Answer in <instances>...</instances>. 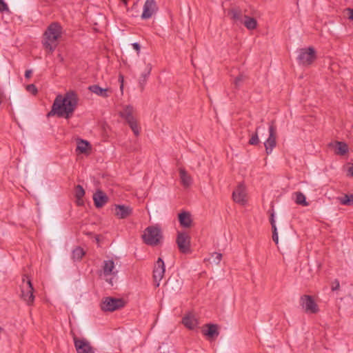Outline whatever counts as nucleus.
I'll use <instances>...</instances> for the list:
<instances>
[{
	"mask_svg": "<svg viewBox=\"0 0 353 353\" xmlns=\"http://www.w3.org/2000/svg\"><path fill=\"white\" fill-rule=\"evenodd\" d=\"M79 97L76 92L70 90L63 97L59 94L55 98L48 117L57 115L59 117L70 119L77 107Z\"/></svg>",
	"mask_w": 353,
	"mask_h": 353,
	"instance_id": "nucleus-1",
	"label": "nucleus"
},
{
	"mask_svg": "<svg viewBox=\"0 0 353 353\" xmlns=\"http://www.w3.org/2000/svg\"><path fill=\"white\" fill-rule=\"evenodd\" d=\"M62 27L57 22L52 23L43 34V45L50 52H52L57 46V40L61 37Z\"/></svg>",
	"mask_w": 353,
	"mask_h": 353,
	"instance_id": "nucleus-2",
	"label": "nucleus"
},
{
	"mask_svg": "<svg viewBox=\"0 0 353 353\" xmlns=\"http://www.w3.org/2000/svg\"><path fill=\"white\" fill-rule=\"evenodd\" d=\"M142 238L145 244L150 246H156L161 242L163 235L159 228L149 226L145 230Z\"/></svg>",
	"mask_w": 353,
	"mask_h": 353,
	"instance_id": "nucleus-3",
	"label": "nucleus"
},
{
	"mask_svg": "<svg viewBox=\"0 0 353 353\" xmlns=\"http://www.w3.org/2000/svg\"><path fill=\"white\" fill-rule=\"evenodd\" d=\"M20 288L21 298L27 303V305H32L34 301V296L33 294L34 288L30 279L28 277L23 278Z\"/></svg>",
	"mask_w": 353,
	"mask_h": 353,
	"instance_id": "nucleus-4",
	"label": "nucleus"
},
{
	"mask_svg": "<svg viewBox=\"0 0 353 353\" xmlns=\"http://www.w3.org/2000/svg\"><path fill=\"white\" fill-rule=\"evenodd\" d=\"M316 59V51L313 47L300 49L299 54L297 57L299 64L303 65H311Z\"/></svg>",
	"mask_w": 353,
	"mask_h": 353,
	"instance_id": "nucleus-5",
	"label": "nucleus"
},
{
	"mask_svg": "<svg viewBox=\"0 0 353 353\" xmlns=\"http://www.w3.org/2000/svg\"><path fill=\"white\" fill-rule=\"evenodd\" d=\"M124 305L123 299L108 296L105 298L101 302V308L105 312H113L122 308Z\"/></svg>",
	"mask_w": 353,
	"mask_h": 353,
	"instance_id": "nucleus-6",
	"label": "nucleus"
},
{
	"mask_svg": "<svg viewBox=\"0 0 353 353\" xmlns=\"http://www.w3.org/2000/svg\"><path fill=\"white\" fill-rule=\"evenodd\" d=\"M276 145V127L274 124V121L271 122L269 126V137L264 142V147L267 154H271L273 149Z\"/></svg>",
	"mask_w": 353,
	"mask_h": 353,
	"instance_id": "nucleus-7",
	"label": "nucleus"
},
{
	"mask_svg": "<svg viewBox=\"0 0 353 353\" xmlns=\"http://www.w3.org/2000/svg\"><path fill=\"white\" fill-rule=\"evenodd\" d=\"M74 345L77 353H95L94 348L85 339H79L73 336Z\"/></svg>",
	"mask_w": 353,
	"mask_h": 353,
	"instance_id": "nucleus-8",
	"label": "nucleus"
},
{
	"mask_svg": "<svg viewBox=\"0 0 353 353\" xmlns=\"http://www.w3.org/2000/svg\"><path fill=\"white\" fill-rule=\"evenodd\" d=\"M300 304L306 313L316 314L319 311L317 304L310 295H303L300 299Z\"/></svg>",
	"mask_w": 353,
	"mask_h": 353,
	"instance_id": "nucleus-9",
	"label": "nucleus"
},
{
	"mask_svg": "<svg viewBox=\"0 0 353 353\" xmlns=\"http://www.w3.org/2000/svg\"><path fill=\"white\" fill-rule=\"evenodd\" d=\"M176 241L181 252H189L190 246V238L187 233L178 232Z\"/></svg>",
	"mask_w": 353,
	"mask_h": 353,
	"instance_id": "nucleus-10",
	"label": "nucleus"
},
{
	"mask_svg": "<svg viewBox=\"0 0 353 353\" xmlns=\"http://www.w3.org/2000/svg\"><path fill=\"white\" fill-rule=\"evenodd\" d=\"M245 187L240 183L232 192V199L234 202L244 205L247 203Z\"/></svg>",
	"mask_w": 353,
	"mask_h": 353,
	"instance_id": "nucleus-11",
	"label": "nucleus"
},
{
	"mask_svg": "<svg viewBox=\"0 0 353 353\" xmlns=\"http://www.w3.org/2000/svg\"><path fill=\"white\" fill-rule=\"evenodd\" d=\"M165 270L164 261L161 258H159L154 264L153 270V278L154 281L157 282V287L159 285V281L163 279Z\"/></svg>",
	"mask_w": 353,
	"mask_h": 353,
	"instance_id": "nucleus-12",
	"label": "nucleus"
},
{
	"mask_svg": "<svg viewBox=\"0 0 353 353\" xmlns=\"http://www.w3.org/2000/svg\"><path fill=\"white\" fill-rule=\"evenodd\" d=\"M158 7L155 0H146L143 8V13L141 18L143 19H148L152 17L157 11Z\"/></svg>",
	"mask_w": 353,
	"mask_h": 353,
	"instance_id": "nucleus-13",
	"label": "nucleus"
},
{
	"mask_svg": "<svg viewBox=\"0 0 353 353\" xmlns=\"http://www.w3.org/2000/svg\"><path fill=\"white\" fill-rule=\"evenodd\" d=\"M201 332L208 340H214L219 335V326L216 324H205L202 327Z\"/></svg>",
	"mask_w": 353,
	"mask_h": 353,
	"instance_id": "nucleus-14",
	"label": "nucleus"
},
{
	"mask_svg": "<svg viewBox=\"0 0 353 353\" xmlns=\"http://www.w3.org/2000/svg\"><path fill=\"white\" fill-rule=\"evenodd\" d=\"M228 14L233 23L237 26L242 25L244 20V17L246 16L245 14H243L241 10L239 8H233L230 9L228 11Z\"/></svg>",
	"mask_w": 353,
	"mask_h": 353,
	"instance_id": "nucleus-15",
	"label": "nucleus"
},
{
	"mask_svg": "<svg viewBox=\"0 0 353 353\" xmlns=\"http://www.w3.org/2000/svg\"><path fill=\"white\" fill-rule=\"evenodd\" d=\"M114 214L118 219H126L132 212V209L130 206L125 205H114Z\"/></svg>",
	"mask_w": 353,
	"mask_h": 353,
	"instance_id": "nucleus-16",
	"label": "nucleus"
},
{
	"mask_svg": "<svg viewBox=\"0 0 353 353\" xmlns=\"http://www.w3.org/2000/svg\"><path fill=\"white\" fill-rule=\"evenodd\" d=\"M94 205L97 208H101L104 206L108 201V196L100 190L96 191L92 196Z\"/></svg>",
	"mask_w": 353,
	"mask_h": 353,
	"instance_id": "nucleus-17",
	"label": "nucleus"
},
{
	"mask_svg": "<svg viewBox=\"0 0 353 353\" xmlns=\"http://www.w3.org/2000/svg\"><path fill=\"white\" fill-rule=\"evenodd\" d=\"M182 323L189 330H194L198 325V320L192 313L185 315Z\"/></svg>",
	"mask_w": 353,
	"mask_h": 353,
	"instance_id": "nucleus-18",
	"label": "nucleus"
},
{
	"mask_svg": "<svg viewBox=\"0 0 353 353\" xmlns=\"http://www.w3.org/2000/svg\"><path fill=\"white\" fill-rule=\"evenodd\" d=\"M179 221L180 225L183 228H190L192 225L191 214L188 212H182L179 214Z\"/></svg>",
	"mask_w": 353,
	"mask_h": 353,
	"instance_id": "nucleus-19",
	"label": "nucleus"
},
{
	"mask_svg": "<svg viewBox=\"0 0 353 353\" xmlns=\"http://www.w3.org/2000/svg\"><path fill=\"white\" fill-rule=\"evenodd\" d=\"M103 270L105 276L116 275L117 273V270H115L114 262L112 260L103 261Z\"/></svg>",
	"mask_w": 353,
	"mask_h": 353,
	"instance_id": "nucleus-20",
	"label": "nucleus"
},
{
	"mask_svg": "<svg viewBox=\"0 0 353 353\" xmlns=\"http://www.w3.org/2000/svg\"><path fill=\"white\" fill-rule=\"evenodd\" d=\"M151 70L152 65L150 63L146 64L144 71L141 74L139 82L141 90H143L144 85L146 83L147 79L150 74Z\"/></svg>",
	"mask_w": 353,
	"mask_h": 353,
	"instance_id": "nucleus-21",
	"label": "nucleus"
},
{
	"mask_svg": "<svg viewBox=\"0 0 353 353\" xmlns=\"http://www.w3.org/2000/svg\"><path fill=\"white\" fill-rule=\"evenodd\" d=\"M88 90L91 91L92 92L96 94L98 96L106 98L108 95V89L107 88H102L98 85H90L88 88Z\"/></svg>",
	"mask_w": 353,
	"mask_h": 353,
	"instance_id": "nucleus-22",
	"label": "nucleus"
},
{
	"mask_svg": "<svg viewBox=\"0 0 353 353\" xmlns=\"http://www.w3.org/2000/svg\"><path fill=\"white\" fill-rule=\"evenodd\" d=\"M85 195V190L82 185H77L74 188V196L77 199V204L82 205L83 204V197Z\"/></svg>",
	"mask_w": 353,
	"mask_h": 353,
	"instance_id": "nucleus-23",
	"label": "nucleus"
},
{
	"mask_svg": "<svg viewBox=\"0 0 353 353\" xmlns=\"http://www.w3.org/2000/svg\"><path fill=\"white\" fill-rule=\"evenodd\" d=\"M242 24H243L248 30H252L256 28L258 23L254 18L246 15L244 17Z\"/></svg>",
	"mask_w": 353,
	"mask_h": 353,
	"instance_id": "nucleus-24",
	"label": "nucleus"
},
{
	"mask_svg": "<svg viewBox=\"0 0 353 353\" xmlns=\"http://www.w3.org/2000/svg\"><path fill=\"white\" fill-rule=\"evenodd\" d=\"M133 107L131 105H126L122 111L120 112V116L123 118L126 122L134 119L132 115Z\"/></svg>",
	"mask_w": 353,
	"mask_h": 353,
	"instance_id": "nucleus-25",
	"label": "nucleus"
},
{
	"mask_svg": "<svg viewBox=\"0 0 353 353\" xmlns=\"http://www.w3.org/2000/svg\"><path fill=\"white\" fill-rule=\"evenodd\" d=\"M90 148V145L88 141L83 139H79L77 141V146L76 150L79 153H86L88 150Z\"/></svg>",
	"mask_w": 353,
	"mask_h": 353,
	"instance_id": "nucleus-26",
	"label": "nucleus"
},
{
	"mask_svg": "<svg viewBox=\"0 0 353 353\" xmlns=\"http://www.w3.org/2000/svg\"><path fill=\"white\" fill-rule=\"evenodd\" d=\"M179 174L182 184L185 187L190 186V184L192 183V179L190 176L186 172V171L184 169L182 168H180Z\"/></svg>",
	"mask_w": 353,
	"mask_h": 353,
	"instance_id": "nucleus-27",
	"label": "nucleus"
},
{
	"mask_svg": "<svg viewBox=\"0 0 353 353\" xmlns=\"http://www.w3.org/2000/svg\"><path fill=\"white\" fill-rule=\"evenodd\" d=\"M348 152V145L342 141L336 142V154L345 155Z\"/></svg>",
	"mask_w": 353,
	"mask_h": 353,
	"instance_id": "nucleus-28",
	"label": "nucleus"
},
{
	"mask_svg": "<svg viewBox=\"0 0 353 353\" xmlns=\"http://www.w3.org/2000/svg\"><path fill=\"white\" fill-rule=\"evenodd\" d=\"M341 204L347 206L353 205V194H345L338 198Z\"/></svg>",
	"mask_w": 353,
	"mask_h": 353,
	"instance_id": "nucleus-29",
	"label": "nucleus"
},
{
	"mask_svg": "<svg viewBox=\"0 0 353 353\" xmlns=\"http://www.w3.org/2000/svg\"><path fill=\"white\" fill-rule=\"evenodd\" d=\"M85 255V252L81 247H77L72 251V257L74 261H80Z\"/></svg>",
	"mask_w": 353,
	"mask_h": 353,
	"instance_id": "nucleus-30",
	"label": "nucleus"
},
{
	"mask_svg": "<svg viewBox=\"0 0 353 353\" xmlns=\"http://www.w3.org/2000/svg\"><path fill=\"white\" fill-rule=\"evenodd\" d=\"M296 199L295 202L298 205H301L303 206H307L309 205L308 202L306 201L305 196L301 192H295Z\"/></svg>",
	"mask_w": 353,
	"mask_h": 353,
	"instance_id": "nucleus-31",
	"label": "nucleus"
},
{
	"mask_svg": "<svg viewBox=\"0 0 353 353\" xmlns=\"http://www.w3.org/2000/svg\"><path fill=\"white\" fill-rule=\"evenodd\" d=\"M128 124L130 127L131 130L134 132L135 136H139L140 133V128L135 119L127 121Z\"/></svg>",
	"mask_w": 353,
	"mask_h": 353,
	"instance_id": "nucleus-32",
	"label": "nucleus"
},
{
	"mask_svg": "<svg viewBox=\"0 0 353 353\" xmlns=\"http://www.w3.org/2000/svg\"><path fill=\"white\" fill-rule=\"evenodd\" d=\"M246 79H248V77L243 73H240L234 81L235 88H239V87L241 86L243 82H244Z\"/></svg>",
	"mask_w": 353,
	"mask_h": 353,
	"instance_id": "nucleus-33",
	"label": "nucleus"
},
{
	"mask_svg": "<svg viewBox=\"0 0 353 353\" xmlns=\"http://www.w3.org/2000/svg\"><path fill=\"white\" fill-rule=\"evenodd\" d=\"M260 127L256 128V132L252 134L249 139L248 143L252 145H256L259 143L260 141L259 139L258 131Z\"/></svg>",
	"mask_w": 353,
	"mask_h": 353,
	"instance_id": "nucleus-34",
	"label": "nucleus"
},
{
	"mask_svg": "<svg viewBox=\"0 0 353 353\" xmlns=\"http://www.w3.org/2000/svg\"><path fill=\"white\" fill-rule=\"evenodd\" d=\"M212 262L219 264L222 259V254L218 252H214L212 254Z\"/></svg>",
	"mask_w": 353,
	"mask_h": 353,
	"instance_id": "nucleus-35",
	"label": "nucleus"
},
{
	"mask_svg": "<svg viewBox=\"0 0 353 353\" xmlns=\"http://www.w3.org/2000/svg\"><path fill=\"white\" fill-rule=\"evenodd\" d=\"M4 12H10L8 4L4 0H0V12L2 13Z\"/></svg>",
	"mask_w": 353,
	"mask_h": 353,
	"instance_id": "nucleus-36",
	"label": "nucleus"
},
{
	"mask_svg": "<svg viewBox=\"0 0 353 353\" xmlns=\"http://www.w3.org/2000/svg\"><path fill=\"white\" fill-rule=\"evenodd\" d=\"M270 224L272 226V233H274V232H277V228H276L275 220H274V212H272L270 214Z\"/></svg>",
	"mask_w": 353,
	"mask_h": 353,
	"instance_id": "nucleus-37",
	"label": "nucleus"
},
{
	"mask_svg": "<svg viewBox=\"0 0 353 353\" xmlns=\"http://www.w3.org/2000/svg\"><path fill=\"white\" fill-rule=\"evenodd\" d=\"M26 90L28 92L32 93V94L35 95L38 90L36 86L34 84H29L26 86Z\"/></svg>",
	"mask_w": 353,
	"mask_h": 353,
	"instance_id": "nucleus-38",
	"label": "nucleus"
},
{
	"mask_svg": "<svg viewBox=\"0 0 353 353\" xmlns=\"http://www.w3.org/2000/svg\"><path fill=\"white\" fill-rule=\"evenodd\" d=\"M340 288V283H339V281L338 279H335L332 283V287H331V289L332 291H336L337 290H339Z\"/></svg>",
	"mask_w": 353,
	"mask_h": 353,
	"instance_id": "nucleus-39",
	"label": "nucleus"
},
{
	"mask_svg": "<svg viewBox=\"0 0 353 353\" xmlns=\"http://www.w3.org/2000/svg\"><path fill=\"white\" fill-rule=\"evenodd\" d=\"M345 11L348 14L349 19L353 21V8H347Z\"/></svg>",
	"mask_w": 353,
	"mask_h": 353,
	"instance_id": "nucleus-40",
	"label": "nucleus"
},
{
	"mask_svg": "<svg viewBox=\"0 0 353 353\" xmlns=\"http://www.w3.org/2000/svg\"><path fill=\"white\" fill-rule=\"evenodd\" d=\"M132 46L133 49L135 50L137 52V53L139 54L140 52V50H141V46L139 45V43H137V42L133 43L132 44Z\"/></svg>",
	"mask_w": 353,
	"mask_h": 353,
	"instance_id": "nucleus-41",
	"label": "nucleus"
},
{
	"mask_svg": "<svg viewBox=\"0 0 353 353\" xmlns=\"http://www.w3.org/2000/svg\"><path fill=\"white\" fill-rule=\"evenodd\" d=\"M272 240L274 242H275V243H278L279 242V236H278V232H274V233H272Z\"/></svg>",
	"mask_w": 353,
	"mask_h": 353,
	"instance_id": "nucleus-42",
	"label": "nucleus"
},
{
	"mask_svg": "<svg viewBox=\"0 0 353 353\" xmlns=\"http://www.w3.org/2000/svg\"><path fill=\"white\" fill-rule=\"evenodd\" d=\"M347 174H348V175L353 177V164L348 168Z\"/></svg>",
	"mask_w": 353,
	"mask_h": 353,
	"instance_id": "nucleus-43",
	"label": "nucleus"
},
{
	"mask_svg": "<svg viewBox=\"0 0 353 353\" xmlns=\"http://www.w3.org/2000/svg\"><path fill=\"white\" fill-rule=\"evenodd\" d=\"M32 72L31 70H28L26 71L25 72V77L26 78H29L30 77L31 74H32Z\"/></svg>",
	"mask_w": 353,
	"mask_h": 353,
	"instance_id": "nucleus-44",
	"label": "nucleus"
},
{
	"mask_svg": "<svg viewBox=\"0 0 353 353\" xmlns=\"http://www.w3.org/2000/svg\"><path fill=\"white\" fill-rule=\"evenodd\" d=\"M119 80H121V90H122V89H123V76H122V75H120V76H119Z\"/></svg>",
	"mask_w": 353,
	"mask_h": 353,
	"instance_id": "nucleus-45",
	"label": "nucleus"
},
{
	"mask_svg": "<svg viewBox=\"0 0 353 353\" xmlns=\"http://www.w3.org/2000/svg\"><path fill=\"white\" fill-rule=\"evenodd\" d=\"M122 3L127 6L128 0H121Z\"/></svg>",
	"mask_w": 353,
	"mask_h": 353,
	"instance_id": "nucleus-46",
	"label": "nucleus"
}]
</instances>
